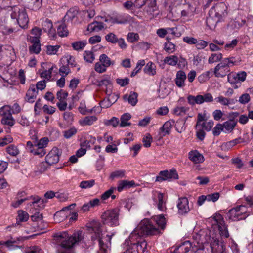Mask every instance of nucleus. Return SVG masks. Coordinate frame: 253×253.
Wrapping results in <instances>:
<instances>
[{
  "label": "nucleus",
  "instance_id": "obj_1",
  "mask_svg": "<svg viewBox=\"0 0 253 253\" xmlns=\"http://www.w3.org/2000/svg\"><path fill=\"white\" fill-rule=\"evenodd\" d=\"M53 237L57 245L56 253H75L74 247L79 241V234L69 236L65 231L57 233Z\"/></svg>",
  "mask_w": 253,
  "mask_h": 253
},
{
  "label": "nucleus",
  "instance_id": "obj_2",
  "mask_svg": "<svg viewBox=\"0 0 253 253\" xmlns=\"http://www.w3.org/2000/svg\"><path fill=\"white\" fill-rule=\"evenodd\" d=\"M101 223L97 221H93L87 226L89 232L92 234V240L97 239L99 242L100 253H107L111 246V239L113 235L105 236L102 233Z\"/></svg>",
  "mask_w": 253,
  "mask_h": 253
},
{
  "label": "nucleus",
  "instance_id": "obj_3",
  "mask_svg": "<svg viewBox=\"0 0 253 253\" xmlns=\"http://www.w3.org/2000/svg\"><path fill=\"white\" fill-rule=\"evenodd\" d=\"M160 233L159 228L154 224L151 219H145L142 220L135 229L131 232L130 237H142L144 235H154Z\"/></svg>",
  "mask_w": 253,
  "mask_h": 253
},
{
  "label": "nucleus",
  "instance_id": "obj_4",
  "mask_svg": "<svg viewBox=\"0 0 253 253\" xmlns=\"http://www.w3.org/2000/svg\"><path fill=\"white\" fill-rule=\"evenodd\" d=\"M235 58L233 57L224 58L214 68V74L216 77L224 78L229 74L230 67L235 64Z\"/></svg>",
  "mask_w": 253,
  "mask_h": 253
},
{
  "label": "nucleus",
  "instance_id": "obj_5",
  "mask_svg": "<svg viewBox=\"0 0 253 253\" xmlns=\"http://www.w3.org/2000/svg\"><path fill=\"white\" fill-rule=\"evenodd\" d=\"M11 17L15 19L18 24L22 28H27L29 18L26 9L23 7L14 6L11 9Z\"/></svg>",
  "mask_w": 253,
  "mask_h": 253
},
{
  "label": "nucleus",
  "instance_id": "obj_6",
  "mask_svg": "<svg viewBox=\"0 0 253 253\" xmlns=\"http://www.w3.org/2000/svg\"><path fill=\"white\" fill-rule=\"evenodd\" d=\"M211 220L213 230L217 229L222 239L228 238L229 237V233L223 216L220 214L216 213Z\"/></svg>",
  "mask_w": 253,
  "mask_h": 253
},
{
  "label": "nucleus",
  "instance_id": "obj_7",
  "mask_svg": "<svg viewBox=\"0 0 253 253\" xmlns=\"http://www.w3.org/2000/svg\"><path fill=\"white\" fill-rule=\"evenodd\" d=\"M249 215L246 206L240 205L230 210L227 213V217L232 221H238L245 219Z\"/></svg>",
  "mask_w": 253,
  "mask_h": 253
},
{
  "label": "nucleus",
  "instance_id": "obj_8",
  "mask_svg": "<svg viewBox=\"0 0 253 253\" xmlns=\"http://www.w3.org/2000/svg\"><path fill=\"white\" fill-rule=\"evenodd\" d=\"M119 211L118 209L106 211L101 215L102 221L104 224L111 226L119 225Z\"/></svg>",
  "mask_w": 253,
  "mask_h": 253
},
{
  "label": "nucleus",
  "instance_id": "obj_9",
  "mask_svg": "<svg viewBox=\"0 0 253 253\" xmlns=\"http://www.w3.org/2000/svg\"><path fill=\"white\" fill-rule=\"evenodd\" d=\"M209 242L212 253H224L225 251V246L223 242L220 241L216 234L214 235L210 232L209 237Z\"/></svg>",
  "mask_w": 253,
  "mask_h": 253
},
{
  "label": "nucleus",
  "instance_id": "obj_10",
  "mask_svg": "<svg viewBox=\"0 0 253 253\" xmlns=\"http://www.w3.org/2000/svg\"><path fill=\"white\" fill-rule=\"evenodd\" d=\"M246 77L247 73L245 71L231 72L228 75V81L234 88L237 89L240 86V82H244Z\"/></svg>",
  "mask_w": 253,
  "mask_h": 253
},
{
  "label": "nucleus",
  "instance_id": "obj_11",
  "mask_svg": "<svg viewBox=\"0 0 253 253\" xmlns=\"http://www.w3.org/2000/svg\"><path fill=\"white\" fill-rule=\"evenodd\" d=\"M212 95L210 93L204 95H198L196 96L191 95L187 97V101L189 104L194 105L196 104H201L204 102H211L213 101Z\"/></svg>",
  "mask_w": 253,
  "mask_h": 253
},
{
  "label": "nucleus",
  "instance_id": "obj_12",
  "mask_svg": "<svg viewBox=\"0 0 253 253\" xmlns=\"http://www.w3.org/2000/svg\"><path fill=\"white\" fill-rule=\"evenodd\" d=\"M136 238V237H135L132 239L130 235L127 240H129L132 249L135 250L136 253H144L147 248V242L142 239L141 237H138L137 239Z\"/></svg>",
  "mask_w": 253,
  "mask_h": 253
},
{
  "label": "nucleus",
  "instance_id": "obj_13",
  "mask_svg": "<svg viewBox=\"0 0 253 253\" xmlns=\"http://www.w3.org/2000/svg\"><path fill=\"white\" fill-rule=\"evenodd\" d=\"M227 7L224 3H220L212 7L209 11V15L214 16L218 21L224 17L226 13Z\"/></svg>",
  "mask_w": 253,
  "mask_h": 253
},
{
  "label": "nucleus",
  "instance_id": "obj_14",
  "mask_svg": "<svg viewBox=\"0 0 253 253\" xmlns=\"http://www.w3.org/2000/svg\"><path fill=\"white\" fill-rule=\"evenodd\" d=\"M178 213L183 215L187 214L190 211L189 206V201L186 197L179 198L177 202Z\"/></svg>",
  "mask_w": 253,
  "mask_h": 253
},
{
  "label": "nucleus",
  "instance_id": "obj_15",
  "mask_svg": "<svg viewBox=\"0 0 253 253\" xmlns=\"http://www.w3.org/2000/svg\"><path fill=\"white\" fill-rule=\"evenodd\" d=\"M178 178V174L175 170L162 171L160 172L159 176L156 177L155 181L162 182L169 179H177Z\"/></svg>",
  "mask_w": 253,
  "mask_h": 253
},
{
  "label": "nucleus",
  "instance_id": "obj_16",
  "mask_svg": "<svg viewBox=\"0 0 253 253\" xmlns=\"http://www.w3.org/2000/svg\"><path fill=\"white\" fill-rule=\"evenodd\" d=\"M27 40L32 45L29 47V51L31 54H39L41 51V43L40 39L36 38H32L31 35H27Z\"/></svg>",
  "mask_w": 253,
  "mask_h": 253
},
{
  "label": "nucleus",
  "instance_id": "obj_17",
  "mask_svg": "<svg viewBox=\"0 0 253 253\" xmlns=\"http://www.w3.org/2000/svg\"><path fill=\"white\" fill-rule=\"evenodd\" d=\"M152 199L160 211H163L166 209L165 201L163 193L157 191L153 192Z\"/></svg>",
  "mask_w": 253,
  "mask_h": 253
},
{
  "label": "nucleus",
  "instance_id": "obj_18",
  "mask_svg": "<svg viewBox=\"0 0 253 253\" xmlns=\"http://www.w3.org/2000/svg\"><path fill=\"white\" fill-rule=\"evenodd\" d=\"M59 160V150L56 148H53L46 155V162L50 165L56 164Z\"/></svg>",
  "mask_w": 253,
  "mask_h": 253
},
{
  "label": "nucleus",
  "instance_id": "obj_19",
  "mask_svg": "<svg viewBox=\"0 0 253 253\" xmlns=\"http://www.w3.org/2000/svg\"><path fill=\"white\" fill-rule=\"evenodd\" d=\"M174 124V121L171 120L166 122L160 128L159 134L160 138L169 134Z\"/></svg>",
  "mask_w": 253,
  "mask_h": 253
},
{
  "label": "nucleus",
  "instance_id": "obj_20",
  "mask_svg": "<svg viewBox=\"0 0 253 253\" xmlns=\"http://www.w3.org/2000/svg\"><path fill=\"white\" fill-rule=\"evenodd\" d=\"M42 29L47 32L49 37L54 38L56 37L55 30L53 28V24L51 20L46 19L42 23Z\"/></svg>",
  "mask_w": 253,
  "mask_h": 253
},
{
  "label": "nucleus",
  "instance_id": "obj_21",
  "mask_svg": "<svg viewBox=\"0 0 253 253\" xmlns=\"http://www.w3.org/2000/svg\"><path fill=\"white\" fill-rule=\"evenodd\" d=\"M188 158L194 164L202 163L205 160L203 155L196 150L190 151L188 153Z\"/></svg>",
  "mask_w": 253,
  "mask_h": 253
},
{
  "label": "nucleus",
  "instance_id": "obj_22",
  "mask_svg": "<svg viewBox=\"0 0 253 253\" xmlns=\"http://www.w3.org/2000/svg\"><path fill=\"white\" fill-rule=\"evenodd\" d=\"M215 101L224 106H227L228 108L234 104L237 100L233 98L225 97L223 95H219L214 99Z\"/></svg>",
  "mask_w": 253,
  "mask_h": 253
},
{
  "label": "nucleus",
  "instance_id": "obj_23",
  "mask_svg": "<svg viewBox=\"0 0 253 253\" xmlns=\"http://www.w3.org/2000/svg\"><path fill=\"white\" fill-rule=\"evenodd\" d=\"M186 79L185 73L181 70L177 72L174 81L176 86L179 88H183L185 86V81Z\"/></svg>",
  "mask_w": 253,
  "mask_h": 253
},
{
  "label": "nucleus",
  "instance_id": "obj_24",
  "mask_svg": "<svg viewBox=\"0 0 253 253\" xmlns=\"http://www.w3.org/2000/svg\"><path fill=\"white\" fill-rule=\"evenodd\" d=\"M237 120L234 119H230L229 120L224 122L222 125L223 128V132L225 133H229L231 132L237 125Z\"/></svg>",
  "mask_w": 253,
  "mask_h": 253
},
{
  "label": "nucleus",
  "instance_id": "obj_25",
  "mask_svg": "<svg viewBox=\"0 0 253 253\" xmlns=\"http://www.w3.org/2000/svg\"><path fill=\"white\" fill-rule=\"evenodd\" d=\"M38 94V91L34 84L30 86L26 94L25 99L29 103H33L36 98Z\"/></svg>",
  "mask_w": 253,
  "mask_h": 253
},
{
  "label": "nucleus",
  "instance_id": "obj_26",
  "mask_svg": "<svg viewBox=\"0 0 253 253\" xmlns=\"http://www.w3.org/2000/svg\"><path fill=\"white\" fill-rule=\"evenodd\" d=\"M191 246V243L189 241H186L177 246L173 253H186L189 251Z\"/></svg>",
  "mask_w": 253,
  "mask_h": 253
},
{
  "label": "nucleus",
  "instance_id": "obj_27",
  "mask_svg": "<svg viewBox=\"0 0 253 253\" xmlns=\"http://www.w3.org/2000/svg\"><path fill=\"white\" fill-rule=\"evenodd\" d=\"M196 10L195 7L190 4H187L185 5L184 8L181 11V17L185 18H191L194 15Z\"/></svg>",
  "mask_w": 253,
  "mask_h": 253
},
{
  "label": "nucleus",
  "instance_id": "obj_28",
  "mask_svg": "<svg viewBox=\"0 0 253 253\" xmlns=\"http://www.w3.org/2000/svg\"><path fill=\"white\" fill-rule=\"evenodd\" d=\"M103 21L106 22H110L111 24H124L126 23L127 21L126 18L123 17L122 15H118L114 17H101Z\"/></svg>",
  "mask_w": 253,
  "mask_h": 253
},
{
  "label": "nucleus",
  "instance_id": "obj_29",
  "mask_svg": "<svg viewBox=\"0 0 253 253\" xmlns=\"http://www.w3.org/2000/svg\"><path fill=\"white\" fill-rule=\"evenodd\" d=\"M151 220H153V223L156 225L160 229H164L165 228L166 221L163 215L161 214L157 216H154Z\"/></svg>",
  "mask_w": 253,
  "mask_h": 253
},
{
  "label": "nucleus",
  "instance_id": "obj_30",
  "mask_svg": "<svg viewBox=\"0 0 253 253\" xmlns=\"http://www.w3.org/2000/svg\"><path fill=\"white\" fill-rule=\"evenodd\" d=\"M62 61L63 62H66L67 63V65L69 67H77V71H79L80 70V66L77 64L75 58L73 56L67 54L65 55L62 58Z\"/></svg>",
  "mask_w": 253,
  "mask_h": 253
},
{
  "label": "nucleus",
  "instance_id": "obj_31",
  "mask_svg": "<svg viewBox=\"0 0 253 253\" xmlns=\"http://www.w3.org/2000/svg\"><path fill=\"white\" fill-rule=\"evenodd\" d=\"M97 120L95 116H88L82 118L79 120V123L82 126H91Z\"/></svg>",
  "mask_w": 253,
  "mask_h": 253
},
{
  "label": "nucleus",
  "instance_id": "obj_32",
  "mask_svg": "<svg viewBox=\"0 0 253 253\" xmlns=\"http://www.w3.org/2000/svg\"><path fill=\"white\" fill-rule=\"evenodd\" d=\"M135 183L133 180H121L118 183L117 190L119 192H121L123 189L129 188L135 186Z\"/></svg>",
  "mask_w": 253,
  "mask_h": 253
},
{
  "label": "nucleus",
  "instance_id": "obj_33",
  "mask_svg": "<svg viewBox=\"0 0 253 253\" xmlns=\"http://www.w3.org/2000/svg\"><path fill=\"white\" fill-rule=\"evenodd\" d=\"M76 206V204H72L69 206L64 208L62 210L59 211L57 212L54 216V220L56 221L57 222H61L64 219H65V217H66V215H65L64 213V211L65 210H69L71 209V208L73 207H75Z\"/></svg>",
  "mask_w": 253,
  "mask_h": 253
},
{
  "label": "nucleus",
  "instance_id": "obj_34",
  "mask_svg": "<svg viewBox=\"0 0 253 253\" xmlns=\"http://www.w3.org/2000/svg\"><path fill=\"white\" fill-rule=\"evenodd\" d=\"M144 72L150 76H154L156 74V66L152 62H149L145 66Z\"/></svg>",
  "mask_w": 253,
  "mask_h": 253
},
{
  "label": "nucleus",
  "instance_id": "obj_35",
  "mask_svg": "<svg viewBox=\"0 0 253 253\" xmlns=\"http://www.w3.org/2000/svg\"><path fill=\"white\" fill-rule=\"evenodd\" d=\"M19 241V240L18 238L16 239L13 238H11L9 240L3 243H0V244L5 245L9 249L13 250L19 247L17 245Z\"/></svg>",
  "mask_w": 253,
  "mask_h": 253
},
{
  "label": "nucleus",
  "instance_id": "obj_36",
  "mask_svg": "<svg viewBox=\"0 0 253 253\" xmlns=\"http://www.w3.org/2000/svg\"><path fill=\"white\" fill-rule=\"evenodd\" d=\"M87 44L86 40L76 41L72 43L73 48L76 51L82 50Z\"/></svg>",
  "mask_w": 253,
  "mask_h": 253
},
{
  "label": "nucleus",
  "instance_id": "obj_37",
  "mask_svg": "<svg viewBox=\"0 0 253 253\" xmlns=\"http://www.w3.org/2000/svg\"><path fill=\"white\" fill-rule=\"evenodd\" d=\"M188 110V107L177 106L173 109L172 113L176 116H183L185 115Z\"/></svg>",
  "mask_w": 253,
  "mask_h": 253
},
{
  "label": "nucleus",
  "instance_id": "obj_38",
  "mask_svg": "<svg viewBox=\"0 0 253 253\" xmlns=\"http://www.w3.org/2000/svg\"><path fill=\"white\" fill-rule=\"evenodd\" d=\"M78 13V10L77 8H70L64 16V20L67 21L72 20L77 16Z\"/></svg>",
  "mask_w": 253,
  "mask_h": 253
},
{
  "label": "nucleus",
  "instance_id": "obj_39",
  "mask_svg": "<svg viewBox=\"0 0 253 253\" xmlns=\"http://www.w3.org/2000/svg\"><path fill=\"white\" fill-rule=\"evenodd\" d=\"M223 58V55L221 53H212L208 58V63L212 64L218 62L221 60Z\"/></svg>",
  "mask_w": 253,
  "mask_h": 253
},
{
  "label": "nucleus",
  "instance_id": "obj_40",
  "mask_svg": "<svg viewBox=\"0 0 253 253\" xmlns=\"http://www.w3.org/2000/svg\"><path fill=\"white\" fill-rule=\"evenodd\" d=\"M157 10L158 8L156 5V1L155 0L151 1L146 9L148 14L153 16L157 14V13H155V12L157 11Z\"/></svg>",
  "mask_w": 253,
  "mask_h": 253
},
{
  "label": "nucleus",
  "instance_id": "obj_41",
  "mask_svg": "<svg viewBox=\"0 0 253 253\" xmlns=\"http://www.w3.org/2000/svg\"><path fill=\"white\" fill-rule=\"evenodd\" d=\"M131 118V116L129 113H125L122 115L121 117V123L120 124V126L121 127H124L126 126H130V123H128L127 121H129Z\"/></svg>",
  "mask_w": 253,
  "mask_h": 253
},
{
  "label": "nucleus",
  "instance_id": "obj_42",
  "mask_svg": "<svg viewBox=\"0 0 253 253\" xmlns=\"http://www.w3.org/2000/svg\"><path fill=\"white\" fill-rule=\"evenodd\" d=\"M54 67L55 66L52 65L51 67H49L48 69H46L42 72L40 73L41 78L46 80L47 81H49L51 78L52 70Z\"/></svg>",
  "mask_w": 253,
  "mask_h": 253
},
{
  "label": "nucleus",
  "instance_id": "obj_43",
  "mask_svg": "<svg viewBox=\"0 0 253 253\" xmlns=\"http://www.w3.org/2000/svg\"><path fill=\"white\" fill-rule=\"evenodd\" d=\"M178 61V57L175 55L167 56L164 60L165 64L172 66H175L177 64Z\"/></svg>",
  "mask_w": 253,
  "mask_h": 253
},
{
  "label": "nucleus",
  "instance_id": "obj_44",
  "mask_svg": "<svg viewBox=\"0 0 253 253\" xmlns=\"http://www.w3.org/2000/svg\"><path fill=\"white\" fill-rule=\"evenodd\" d=\"M99 62L107 68L113 64L110 59L105 54H102L100 56Z\"/></svg>",
  "mask_w": 253,
  "mask_h": 253
},
{
  "label": "nucleus",
  "instance_id": "obj_45",
  "mask_svg": "<svg viewBox=\"0 0 253 253\" xmlns=\"http://www.w3.org/2000/svg\"><path fill=\"white\" fill-rule=\"evenodd\" d=\"M49 140L47 137L41 138L38 142H35V147L44 149L47 147Z\"/></svg>",
  "mask_w": 253,
  "mask_h": 253
},
{
  "label": "nucleus",
  "instance_id": "obj_46",
  "mask_svg": "<svg viewBox=\"0 0 253 253\" xmlns=\"http://www.w3.org/2000/svg\"><path fill=\"white\" fill-rule=\"evenodd\" d=\"M57 33L60 37L67 36L68 31L67 26L64 23H61L57 28Z\"/></svg>",
  "mask_w": 253,
  "mask_h": 253
},
{
  "label": "nucleus",
  "instance_id": "obj_47",
  "mask_svg": "<svg viewBox=\"0 0 253 253\" xmlns=\"http://www.w3.org/2000/svg\"><path fill=\"white\" fill-rule=\"evenodd\" d=\"M219 21L217 19L215 18L214 16H211L209 15V16L207 18L206 23L207 25L210 29L215 28L217 23Z\"/></svg>",
  "mask_w": 253,
  "mask_h": 253
},
{
  "label": "nucleus",
  "instance_id": "obj_48",
  "mask_svg": "<svg viewBox=\"0 0 253 253\" xmlns=\"http://www.w3.org/2000/svg\"><path fill=\"white\" fill-rule=\"evenodd\" d=\"M185 122L183 120H178L175 124V128L178 133H181L185 130Z\"/></svg>",
  "mask_w": 253,
  "mask_h": 253
},
{
  "label": "nucleus",
  "instance_id": "obj_49",
  "mask_svg": "<svg viewBox=\"0 0 253 253\" xmlns=\"http://www.w3.org/2000/svg\"><path fill=\"white\" fill-rule=\"evenodd\" d=\"M79 110L81 114L84 115L86 113H92L93 112H95L94 108L91 109H87L86 108L85 101L84 100L80 102V104L79 107Z\"/></svg>",
  "mask_w": 253,
  "mask_h": 253
},
{
  "label": "nucleus",
  "instance_id": "obj_50",
  "mask_svg": "<svg viewBox=\"0 0 253 253\" xmlns=\"http://www.w3.org/2000/svg\"><path fill=\"white\" fill-rule=\"evenodd\" d=\"M138 94L134 92H131L129 95L127 100L132 106H135L138 102Z\"/></svg>",
  "mask_w": 253,
  "mask_h": 253
},
{
  "label": "nucleus",
  "instance_id": "obj_51",
  "mask_svg": "<svg viewBox=\"0 0 253 253\" xmlns=\"http://www.w3.org/2000/svg\"><path fill=\"white\" fill-rule=\"evenodd\" d=\"M127 40L130 43H134L139 41V36L138 33L129 32L126 37Z\"/></svg>",
  "mask_w": 253,
  "mask_h": 253
},
{
  "label": "nucleus",
  "instance_id": "obj_52",
  "mask_svg": "<svg viewBox=\"0 0 253 253\" xmlns=\"http://www.w3.org/2000/svg\"><path fill=\"white\" fill-rule=\"evenodd\" d=\"M84 60L89 63H92L95 59L93 52L91 51H85L84 53Z\"/></svg>",
  "mask_w": 253,
  "mask_h": 253
},
{
  "label": "nucleus",
  "instance_id": "obj_53",
  "mask_svg": "<svg viewBox=\"0 0 253 253\" xmlns=\"http://www.w3.org/2000/svg\"><path fill=\"white\" fill-rule=\"evenodd\" d=\"M6 152L12 156H16L19 153V151L16 146L10 145L6 148Z\"/></svg>",
  "mask_w": 253,
  "mask_h": 253
},
{
  "label": "nucleus",
  "instance_id": "obj_54",
  "mask_svg": "<svg viewBox=\"0 0 253 253\" xmlns=\"http://www.w3.org/2000/svg\"><path fill=\"white\" fill-rule=\"evenodd\" d=\"M11 106L5 105L0 109V115L3 117L11 115Z\"/></svg>",
  "mask_w": 253,
  "mask_h": 253
},
{
  "label": "nucleus",
  "instance_id": "obj_55",
  "mask_svg": "<svg viewBox=\"0 0 253 253\" xmlns=\"http://www.w3.org/2000/svg\"><path fill=\"white\" fill-rule=\"evenodd\" d=\"M195 128L196 130V135L197 138L200 140H203L205 138L206 135L204 130L202 128L201 126H196Z\"/></svg>",
  "mask_w": 253,
  "mask_h": 253
},
{
  "label": "nucleus",
  "instance_id": "obj_56",
  "mask_svg": "<svg viewBox=\"0 0 253 253\" xmlns=\"http://www.w3.org/2000/svg\"><path fill=\"white\" fill-rule=\"evenodd\" d=\"M105 40L109 42L116 43L118 41V38L113 33H109L106 35Z\"/></svg>",
  "mask_w": 253,
  "mask_h": 253
},
{
  "label": "nucleus",
  "instance_id": "obj_57",
  "mask_svg": "<svg viewBox=\"0 0 253 253\" xmlns=\"http://www.w3.org/2000/svg\"><path fill=\"white\" fill-rule=\"evenodd\" d=\"M201 125L202 128L204 130L209 131L212 128L214 125V122L212 120H210L208 122H203Z\"/></svg>",
  "mask_w": 253,
  "mask_h": 253
},
{
  "label": "nucleus",
  "instance_id": "obj_58",
  "mask_svg": "<svg viewBox=\"0 0 253 253\" xmlns=\"http://www.w3.org/2000/svg\"><path fill=\"white\" fill-rule=\"evenodd\" d=\"M3 124L8 125L9 126H12L14 124V120L11 115L8 116L3 117L1 120Z\"/></svg>",
  "mask_w": 253,
  "mask_h": 253
},
{
  "label": "nucleus",
  "instance_id": "obj_59",
  "mask_svg": "<svg viewBox=\"0 0 253 253\" xmlns=\"http://www.w3.org/2000/svg\"><path fill=\"white\" fill-rule=\"evenodd\" d=\"M60 45H48L46 46V52L48 55H54L58 52Z\"/></svg>",
  "mask_w": 253,
  "mask_h": 253
},
{
  "label": "nucleus",
  "instance_id": "obj_60",
  "mask_svg": "<svg viewBox=\"0 0 253 253\" xmlns=\"http://www.w3.org/2000/svg\"><path fill=\"white\" fill-rule=\"evenodd\" d=\"M109 85L112 84L110 77L108 76H104L103 79L98 81V86H105V87H107L109 86Z\"/></svg>",
  "mask_w": 253,
  "mask_h": 253
},
{
  "label": "nucleus",
  "instance_id": "obj_61",
  "mask_svg": "<svg viewBox=\"0 0 253 253\" xmlns=\"http://www.w3.org/2000/svg\"><path fill=\"white\" fill-rule=\"evenodd\" d=\"M29 218L28 214L23 211H19L18 212V216L17 218V220L23 222L27 221Z\"/></svg>",
  "mask_w": 253,
  "mask_h": 253
},
{
  "label": "nucleus",
  "instance_id": "obj_62",
  "mask_svg": "<svg viewBox=\"0 0 253 253\" xmlns=\"http://www.w3.org/2000/svg\"><path fill=\"white\" fill-rule=\"evenodd\" d=\"M145 62L144 60H139L136 65V67L132 72L131 76L133 77L135 76L141 70V68L145 65Z\"/></svg>",
  "mask_w": 253,
  "mask_h": 253
},
{
  "label": "nucleus",
  "instance_id": "obj_63",
  "mask_svg": "<svg viewBox=\"0 0 253 253\" xmlns=\"http://www.w3.org/2000/svg\"><path fill=\"white\" fill-rule=\"evenodd\" d=\"M123 247L125 249V251L123 253H136L135 250L132 249L128 240L126 239L125 240L123 244Z\"/></svg>",
  "mask_w": 253,
  "mask_h": 253
},
{
  "label": "nucleus",
  "instance_id": "obj_64",
  "mask_svg": "<svg viewBox=\"0 0 253 253\" xmlns=\"http://www.w3.org/2000/svg\"><path fill=\"white\" fill-rule=\"evenodd\" d=\"M77 130L75 127H71L64 132V136L67 139H69L75 135Z\"/></svg>",
  "mask_w": 253,
  "mask_h": 253
}]
</instances>
